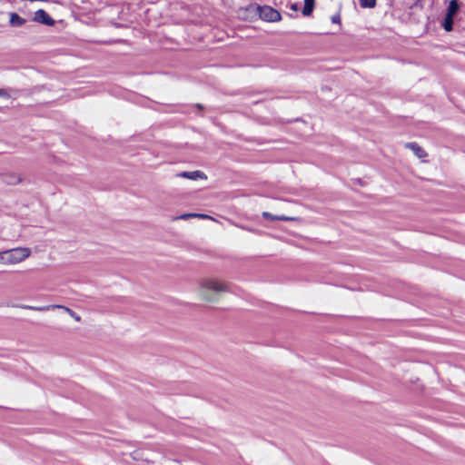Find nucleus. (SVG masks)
Returning a JSON list of instances; mask_svg holds the SVG:
<instances>
[{
  "label": "nucleus",
  "instance_id": "obj_1",
  "mask_svg": "<svg viewBox=\"0 0 465 465\" xmlns=\"http://www.w3.org/2000/svg\"><path fill=\"white\" fill-rule=\"evenodd\" d=\"M230 292V284L213 279H203L200 283V296L206 302H216L221 292Z\"/></svg>",
  "mask_w": 465,
  "mask_h": 465
},
{
  "label": "nucleus",
  "instance_id": "obj_2",
  "mask_svg": "<svg viewBox=\"0 0 465 465\" xmlns=\"http://www.w3.org/2000/svg\"><path fill=\"white\" fill-rule=\"evenodd\" d=\"M31 253L29 248H12L0 252V262L17 263L26 259Z\"/></svg>",
  "mask_w": 465,
  "mask_h": 465
},
{
  "label": "nucleus",
  "instance_id": "obj_3",
  "mask_svg": "<svg viewBox=\"0 0 465 465\" xmlns=\"http://www.w3.org/2000/svg\"><path fill=\"white\" fill-rule=\"evenodd\" d=\"M19 308L25 309V310H32L36 312H47L50 310L54 309H63L72 318H74L76 322L81 321V317L72 309L65 307L64 305H58V304H51V305H45V306H32V305H25L21 304L18 305Z\"/></svg>",
  "mask_w": 465,
  "mask_h": 465
},
{
  "label": "nucleus",
  "instance_id": "obj_4",
  "mask_svg": "<svg viewBox=\"0 0 465 465\" xmlns=\"http://www.w3.org/2000/svg\"><path fill=\"white\" fill-rule=\"evenodd\" d=\"M260 17L267 22H277L280 21L282 16L281 14L271 6H263L259 8Z\"/></svg>",
  "mask_w": 465,
  "mask_h": 465
},
{
  "label": "nucleus",
  "instance_id": "obj_5",
  "mask_svg": "<svg viewBox=\"0 0 465 465\" xmlns=\"http://www.w3.org/2000/svg\"><path fill=\"white\" fill-rule=\"evenodd\" d=\"M33 20L49 26L54 25L55 23V21L44 9L37 10L34 15Z\"/></svg>",
  "mask_w": 465,
  "mask_h": 465
},
{
  "label": "nucleus",
  "instance_id": "obj_6",
  "mask_svg": "<svg viewBox=\"0 0 465 465\" xmlns=\"http://www.w3.org/2000/svg\"><path fill=\"white\" fill-rule=\"evenodd\" d=\"M1 181L6 185H16L24 181V177L15 173H6L0 174Z\"/></svg>",
  "mask_w": 465,
  "mask_h": 465
},
{
  "label": "nucleus",
  "instance_id": "obj_7",
  "mask_svg": "<svg viewBox=\"0 0 465 465\" xmlns=\"http://www.w3.org/2000/svg\"><path fill=\"white\" fill-rule=\"evenodd\" d=\"M177 177L186 178L190 180H197V179H207V176L202 171H193V172H182L176 174Z\"/></svg>",
  "mask_w": 465,
  "mask_h": 465
},
{
  "label": "nucleus",
  "instance_id": "obj_8",
  "mask_svg": "<svg viewBox=\"0 0 465 465\" xmlns=\"http://www.w3.org/2000/svg\"><path fill=\"white\" fill-rule=\"evenodd\" d=\"M405 147L411 150L414 153V154L420 159L425 158L428 155L427 153L423 150V148H421L417 143H405Z\"/></svg>",
  "mask_w": 465,
  "mask_h": 465
},
{
  "label": "nucleus",
  "instance_id": "obj_9",
  "mask_svg": "<svg viewBox=\"0 0 465 465\" xmlns=\"http://www.w3.org/2000/svg\"><path fill=\"white\" fill-rule=\"evenodd\" d=\"M262 217L266 220H272V221H294L297 220L296 218L283 215V214H272L269 212H263Z\"/></svg>",
  "mask_w": 465,
  "mask_h": 465
},
{
  "label": "nucleus",
  "instance_id": "obj_10",
  "mask_svg": "<svg viewBox=\"0 0 465 465\" xmlns=\"http://www.w3.org/2000/svg\"><path fill=\"white\" fill-rule=\"evenodd\" d=\"M26 20L20 15H18L16 13H10V25L14 27H19L25 24Z\"/></svg>",
  "mask_w": 465,
  "mask_h": 465
},
{
  "label": "nucleus",
  "instance_id": "obj_11",
  "mask_svg": "<svg viewBox=\"0 0 465 465\" xmlns=\"http://www.w3.org/2000/svg\"><path fill=\"white\" fill-rule=\"evenodd\" d=\"M460 7V3L459 2V0H450L446 14L450 15V16H455Z\"/></svg>",
  "mask_w": 465,
  "mask_h": 465
},
{
  "label": "nucleus",
  "instance_id": "obj_12",
  "mask_svg": "<svg viewBox=\"0 0 465 465\" xmlns=\"http://www.w3.org/2000/svg\"><path fill=\"white\" fill-rule=\"evenodd\" d=\"M314 9V0H304V6L302 10V14L304 16H310Z\"/></svg>",
  "mask_w": 465,
  "mask_h": 465
},
{
  "label": "nucleus",
  "instance_id": "obj_13",
  "mask_svg": "<svg viewBox=\"0 0 465 465\" xmlns=\"http://www.w3.org/2000/svg\"><path fill=\"white\" fill-rule=\"evenodd\" d=\"M453 21H454V16H450V15L446 14V15L444 17V21L442 23V26L445 29V31H447V32L452 31Z\"/></svg>",
  "mask_w": 465,
  "mask_h": 465
},
{
  "label": "nucleus",
  "instance_id": "obj_14",
  "mask_svg": "<svg viewBox=\"0 0 465 465\" xmlns=\"http://www.w3.org/2000/svg\"><path fill=\"white\" fill-rule=\"evenodd\" d=\"M362 8H373L376 5V0H360Z\"/></svg>",
  "mask_w": 465,
  "mask_h": 465
},
{
  "label": "nucleus",
  "instance_id": "obj_15",
  "mask_svg": "<svg viewBox=\"0 0 465 465\" xmlns=\"http://www.w3.org/2000/svg\"><path fill=\"white\" fill-rule=\"evenodd\" d=\"M189 217H202V218H207L208 216L205 214H196V213H184L176 219H187Z\"/></svg>",
  "mask_w": 465,
  "mask_h": 465
},
{
  "label": "nucleus",
  "instance_id": "obj_16",
  "mask_svg": "<svg viewBox=\"0 0 465 465\" xmlns=\"http://www.w3.org/2000/svg\"><path fill=\"white\" fill-rule=\"evenodd\" d=\"M0 96L1 97H5V98H9L10 97L9 94L7 93V91L5 90V89H1V88H0Z\"/></svg>",
  "mask_w": 465,
  "mask_h": 465
},
{
  "label": "nucleus",
  "instance_id": "obj_17",
  "mask_svg": "<svg viewBox=\"0 0 465 465\" xmlns=\"http://www.w3.org/2000/svg\"><path fill=\"white\" fill-rule=\"evenodd\" d=\"M331 22L336 24V23H341V17L339 15H335L331 17Z\"/></svg>",
  "mask_w": 465,
  "mask_h": 465
},
{
  "label": "nucleus",
  "instance_id": "obj_18",
  "mask_svg": "<svg viewBox=\"0 0 465 465\" xmlns=\"http://www.w3.org/2000/svg\"><path fill=\"white\" fill-rule=\"evenodd\" d=\"M290 8H291L292 10L295 11V12H297V11H298V9H299L298 5H297V4H295V3L291 4V5H290Z\"/></svg>",
  "mask_w": 465,
  "mask_h": 465
},
{
  "label": "nucleus",
  "instance_id": "obj_19",
  "mask_svg": "<svg viewBox=\"0 0 465 465\" xmlns=\"http://www.w3.org/2000/svg\"><path fill=\"white\" fill-rule=\"evenodd\" d=\"M196 107H197L198 109H200V110H203V105H202V104H196Z\"/></svg>",
  "mask_w": 465,
  "mask_h": 465
}]
</instances>
